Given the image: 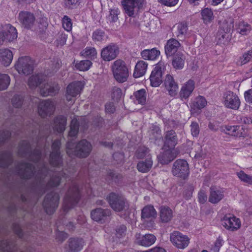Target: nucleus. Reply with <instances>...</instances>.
I'll use <instances>...</instances> for the list:
<instances>
[{"mask_svg":"<svg viewBox=\"0 0 252 252\" xmlns=\"http://www.w3.org/2000/svg\"><path fill=\"white\" fill-rule=\"evenodd\" d=\"M17 171L18 174L22 179H31L35 176L33 188L40 195L44 193L49 188L58 186L63 179L70 181L71 178L70 176L64 172H62L58 174V175L53 176L47 183L45 178L48 171L45 164H43L41 169L37 174H35V167L32 164L25 162L19 164L17 167Z\"/></svg>","mask_w":252,"mask_h":252,"instance_id":"obj_1","label":"nucleus"},{"mask_svg":"<svg viewBox=\"0 0 252 252\" xmlns=\"http://www.w3.org/2000/svg\"><path fill=\"white\" fill-rule=\"evenodd\" d=\"M107 199L114 211L119 212L120 215L124 218L128 217L130 214L129 205L124 196L112 192L109 194Z\"/></svg>","mask_w":252,"mask_h":252,"instance_id":"obj_2","label":"nucleus"},{"mask_svg":"<svg viewBox=\"0 0 252 252\" xmlns=\"http://www.w3.org/2000/svg\"><path fill=\"white\" fill-rule=\"evenodd\" d=\"M72 147L71 143L67 142L66 153L70 157L75 156L79 158H86L89 156L92 150L91 144L85 139L81 140L74 149H72Z\"/></svg>","mask_w":252,"mask_h":252,"instance_id":"obj_3","label":"nucleus"},{"mask_svg":"<svg viewBox=\"0 0 252 252\" xmlns=\"http://www.w3.org/2000/svg\"><path fill=\"white\" fill-rule=\"evenodd\" d=\"M18 153L20 157L27 158L34 163H37L41 158L40 149H36L32 151L29 142L27 141H23L20 143Z\"/></svg>","mask_w":252,"mask_h":252,"instance_id":"obj_4","label":"nucleus"},{"mask_svg":"<svg viewBox=\"0 0 252 252\" xmlns=\"http://www.w3.org/2000/svg\"><path fill=\"white\" fill-rule=\"evenodd\" d=\"M80 198V192L78 186L75 182H72L71 186L70 187L64 198L63 209L64 212H67L70 209L73 208L77 204Z\"/></svg>","mask_w":252,"mask_h":252,"instance_id":"obj_5","label":"nucleus"},{"mask_svg":"<svg viewBox=\"0 0 252 252\" xmlns=\"http://www.w3.org/2000/svg\"><path fill=\"white\" fill-rule=\"evenodd\" d=\"M112 71L115 79L120 83L126 82L128 76V69L125 62L117 60L112 66Z\"/></svg>","mask_w":252,"mask_h":252,"instance_id":"obj_6","label":"nucleus"},{"mask_svg":"<svg viewBox=\"0 0 252 252\" xmlns=\"http://www.w3.org/2000/svg\"><path fill=\"white\" fill-rule=\"evenodd\" d=\"M172 172L174 176L185 179L189 173L188 163L184 159L176 160L173 163Z\"/></svg>","mask_w":252,"mask_h":252,"instance_id":"obj_7","label":"nucleus"},{"mask_svg":"<svg viewBox=\"0 0 252 252\" xmlns=\"http://www.w3.org/2000/svg\"><path fill=\"white\" fill-rule=\"evenodd\" d=\"M15 67L19 73L29 75L33 71V62L29 57H22L19 58Z\"/></svg>","mask_w":252,"mask_h":252,"instance_id":"obj_8","label":"nucleus"},{"mask_svg":"<svg viewBox=\"0 0 252 252\" xmlns=\"http://www.w3.org/2000/svg\"><path fill=\"white\" fill-rule=\"evenodd\" d=\"M59 195L58 193L51 192L47 194L44 200V208L49 215L53 214L59 205Z\"/></svg>","mask_w":252,"mask_h":252,"instance_id":"obj_9","label":"nucleus"},{"mask_svg":"<svg viewBox=\"0 0 252 252\" xmlns=\"http://www.w3.org/2000/svg\"><path fill=\"white\" fill-rule=\"evenodd\" d=\"M143 1L144 0H123L122 3L126 15L134 17L142 6Z\"/></svg>","mask_w":252,"mask_h":252,"instance_id":"obj_10","label":"nucleus"},{"mask_svg":"<svg viewBox=\"0 0 252 252\" xmlns=\"http://www.w3.org/2000/svg\"><path fill=\"white\" fill-rule=\"evenodd\" d=\"M170 241L178 249H184L189 245V239L180 232L175 231L170 234Z\"/></svg>","mask_w":252,"mask_h":252,"instance_id":"obj_11","label":"nucleus"},{"mask_svg":"<svg viewBox=\"0 0 252 252\" xmlns=\"http://www.w3.org/2000/svg\"><path fill=\"white\" fill-rule=\"evenodd\" d=\"M164 70V63L159 62L151 72L150 80L152 87L159 86L162 82V75Z\"/></svg>","mask_w":252,"mask_h":252,"instance_id":"obj_12","label":"nucleus"},{"mask_svg":"<svg viewBox=\"0 0 252 252\" xmlns=\"http://www.w3.org/2000/svg\"><path fill=\"white\" fill-rule=\"evenodd\" d=\"M60 146L61 142L59 140H55L52 143V152L50 156L49 162L50 164L54 167H59L62 164V159L60 152Z\"/></svg>","mask_w":252,"mask_h":252,"instance_id":"obj_13","label":"nucleus"},{"mask_svg":"<svg viewBox=\"0 0 252 252\" xmlns=\"http://www.w3.org/2000/svg\"><path fill=\"white\" fill-rule=\"evenodd\" d=\"M55 109V104L50 99L40 101L38 106V112L42 118L52 115Z\"/></svg>","mask_w":252,"mask_h":252,"instance_id":"obj_14","label":"nucleus"},{"mask_svg":"<svg viewBox=\"0 0 252 252\" xmlns=\"http://www.w3.org/2000/svg\"><path fill=\"white\" fill-rule=\"evenodd\" d=\"M221 221L222 225L230 231L237 230L241 225L240 219L230 214L224 216Z\"/></svg>","mask_w":252,"mask_h":252,"instance_id":"obj_15","label":"nucleus"},{"mask_svg":"<svg viewBox=\"0 0 252 252\" xmlns=\"http://www.w3.org/2000/svg\"><path fill=\"white\" fill-rule=\"evenodd\" d=\"M18 20L22 27L27 29H31L35 22L33 14L28 11H21L19 13Z\"/></svg>","mask_w":252,"mask_h":252,"instance_id":"obj_16","label":"nucleus"},{"mask_svg":"<svg viewBox=\"0 0 252 252\" xmlns=\"http://www.w3.org/2000/svg\"><path fill=\"white\" fill-rule=\"evenodd\" d=\"M224 104L225 107L237 110L240 105V101L236 94L231 91H227L223 94Z\"/></svg>","mask_w":252,"mask_h":252,"instance_id":"obj_17","label":"nucleus"},{"mask_svg":"<svg viewBox=\"0 0 252 252\" xmlns=\"http://www.w3.org/2000/svg\"><path fill=\"white\" fill-rule=\"evenodd\" d=\"M119 53V48L118 46L114 43H111L102 49L101 56L104 61H110L115 59Z\"/></svg>","mask_w":252,"mask_h":252,"instance_id":"obj_18","label":"nucleus"},{"mask_svg":"<svg viewBox=\"0 0 252 252\" xmlns=\"http://www.w3.org/2000/svg\"><path fill=\"white\" fill-rule=\"evenodd\" d=\"M221 132L234 136L244 137L246 135L245 130L240 126L222 125L220 127Z\"/></svg>","mask_w":252,"mask_h":252,"instance_id":"obj_19","label":"nucleus"},{"mask_svg":"<svg viewBox=\"0 0 252 252\" xmlns=\"http://www.w3.org/2000/svg\"><path fill=\"white\" fill-rule=\"evenodd\" d=\"M181 44L175 38H170L167 40L164 46L165 54L167 58L176 55L180 49Z\"/></svg>","mask_w":252,"mask_h":252,"instance_id":"obj_20","label":"nucleus"},{"mask_svg":"<svg viewBox=\"0 0 252 252\" xmlns=\"http://www.w3.org/2000/svg\"><path fill=\"white\" fill-rule=\"evenodd\" d=\"M4 32H0V44L4 40L12 41L17 38L18 33L16 29L10 24L5 26Z\"/></svg>","mask_w":252,"mask_h":252,"instance_id":"obj_21","label":"nucleus"},{"mask_svg":"<svg viewBox=\"0 0 252 252\" xmlns=\"http://www.w3.org/2000/svg\"><path fill=\"white\" fill-rule=\"evenodd\" d=\"M136 242L139 245L148 247L154 244L156 240V237L152 234H146L141 235L137 233L135 235Z\"/></svg>","mask_w":252,"mask_h":252,"instance_id":"obj_22","label":"nucleus"},{"mask_svg":"<svg viewBox=\"0 0 252 252\" xmlns=\"http://www.w3.org/2000/svg\"><path fill=\"white\" fill-rule=\"evenodd\" d=\"M83 88L80 81H75L69 84L66 88V97L67 101L71 100V97H75L80 94Z\"/></svg>","mask_w":252,"mask_h":252,"instance_id":"obj_23","label":"nucleus"},{"mask_svg":"<svg viewBox=\"0 0 252 252\" xmlns=\"http://www.w3.org/2000/svg\"><path fill=\"white\" fill-rule=\"evenodd\" d=\"M178 142V137L174 130H170L164 133V148L174 149Z\"/></svg>","mask_w":252,"mask_h":252,"instance_id":"obj_24","label":"nucleus"},{"mask_svg":"<svg viewBox=\"0 0 252 252\" xmlns=\"http://www.w3.org/2000/svg\"><path fill=\"white\" fill-rule=\"evenodd\" d=\"M224 190L222 189L211 187L210 188L209 201L212 204H217L224 197Z\"/></svg>","mask_w":252,"mask_h":252,"instance_id":"obj_25","label":"nucleus"},{"mask_svg":"<svg viewBox=\"0 0 252 252\" xmlns=\"http://www.w3.org/2000/svg\"><path fill=\"white\" fill-rule=\"evenodd\" d=\"M164 85L169 95L173 96L177 94L178 90V85L172 76L169 74L166 76Z\"/></svg>","mask_w":252,"mask_h":252,"instance_id":"obj_26","label":"nucleus"},{"mask_svg":"<svg viewBox=\"0 0 252 252\" xmlns=\"http://www.w3.org/2000/svg\"><path fill=\"white\" fill-rule=\"evenodd\" d=\"M110 214V210L97 208L92 211L91 216L94 220L97 222H101L102 220H104L107 217L109 216Z\"/></svg>","mask_w":252,"mask_h":252,"instance_id":"obj_27","label":"nucleus"},{"mask_svg":"<svg viewBox=\"0 0 252 252\" xmlns=\"http://www.w3.org/2000/svg\"><path fill=\"white\" fill-rule=\"evenodd\" d=\"M194 89V82L192 80H189L182 87L179 95L182 100L188 99L192 94Z\"/></svg>","mask_w":252,"mask_h":252,"instance_id":"obj_28","label":"nucleus"},{"mask_svg":"<svg viewBox=\"0 0 252 252\" xmlns=\"http://www.w3.org/2000/svg\"><path fill=\"white\" fill-rule=\"evenodd\" d=\"M85 242L81 238H71L68 241V252H79L83 248Z\"/></svg>","mask_w":252,"mask_h":252,"instance_id":"obj_29","label":"nucleus"},{"mask_svg":"<svg viewBox=\"0 0 252 252\" xmlns=\"http://www.w3.org/2000/svg\"><path fill=\"white\" fill-rule=\"evenodd\" d=\"M177 157V153L174 149H169L165 150L158 156V159L161 163L168 164L172 161Z\"/></svg>","mask_w":252,"mask_h":252,"instance_id":"obj_30","label":"nucleus"},{"mask_svg":"<svg viewBox=\"0 0 252 252\" xmlns=\"http://www.w3.org/2000/svg\"><path fill=\"white\" fill-rule=\"evenodd\" d=\"M59 89L60 88L58 84L52 85L47 83L44 85L43 87L40 88V93L43 96L54 95L58 93Z\"/></svg>","mask_w":252,"mask_h":252,"instance_id":"obj_31","label":"nucleus"},{"mask_svg":"<svg viewBox=\"0 0 252 252\" xmlns=\"http://www.w3.org/2000/svg\"><path fill=\"white\" fill-rule=\"evenodd\" d=\"M159 216L162 222H168L173 217V211L168 206H162L159 208Z\"/></svg>","mask_w":252,"mask_h":252,"instance_id":"obj_32","label":"nucleus"},{"mask_svg":"<svg viewBox=\"0 0 252 252\" xmlns=\"http://www.w3.org/2000/svg\"><path fill=\"white\" fill-rule=\"evenodd\" d=\"M13 59L12 52L7 49H0V62L4 66H7L11 63Z\"/></svg>","mask_w":252,"mask_h":252,"instance_id":"obj_33","label":"nucleus"},{"mask_svg":"<svg viewBox=\"0 0 252 252\" xmlns=\"http://www.w3.org/2000/svg\"><path fill=\"white\" fill-rule=\"evenodd\" d=\"M172 61V65L175 69H182L185 64V57L181 52H178L173 55Z\"/></svg>","mask_w":252,"mask_h":252,"instance_id":"obj_34","label":"nucleus"},{"mask_svg":"<svg viewBox=\"0 0 252 252\" xmlns=\"http://www.w3.org/2000/svg\"><path fill=\"white\" fill-rule=\"evenodd\" d=\"M66 118L63 116L57 117L54 121L53 129L59 133L63 132L66 125Z\"/></svg>","mask_w":252,"mask_h":252,"instance_id":"obj_35","label":"nucleus"},{"mask_svg":"<svg viewBox=\"0 0 252 252\" xmlns=\"http://www.w3.org/2000/svg\"><path fill=\"white\" fill-rule=\"evenodd\" d=\"M148 63L144 61H138L135 66L133 72V76L135 78H139L143 76L147 69Z\"/></svg>","mask_w":252,"mask_h":252,"instance_id":"obj_36","label":"nucleus"},{"mask_svg":"<svg viewBox=\"0 0 252 252\" xmlns=\"http://www.w3.org/2000/svg\"><path fill=\"white\" fill-rule=\"evenodd\" d=\"M160 55V51L156 48L145 49L141 52L142 58L144 60H155Z\"/></svg>","mask_w":252,"mask_h":252,"instance_id":"obj_37","label":"nucleus"},{"mask_svg":"<svg viewBox=\"0 0 252 252\" xmlns=\"http://www.w3.org/2000/svg\"><path fill=\"white\" fill-rule=\"evenodd\" d=\"M12 154L10 151H5L0 153V167H7L12 162Z\"/></svg>","mask_w":252,"mask_h":252,"instance_id":"obj_38","label":"nucleus"},{"mask_svg":"<svg viewBox=\"0 0 252 252\" xmlns=\"http://www.w3.org/2000/svg\"><path fill=\"white\" fill-rule=\"evenodd\" d=\"M207 104V101L202 96L196 97L190 104L191 110L197 111L203 108Z\"/></svg>","mask_w":252,"mask_h":252,"instance_id":"obj_39","label":"nucleus"},{"mask_svg":"<svg viewBox=\"0 0 252 252\" xmlns=\"http://www.w3.org/2000/svg\"><path fill=\"white\" fill-rule=\"evenodd\" d=\"M152 165L153 161L151 159V156L149 155L144 161H140L138 163L137 169L141 172L146 173L150 170Z\"/></svg>","mask_w":252,"mask_h":252,"instance_id":"obj_40","label":"nucleus"},{"mask_svg":"<svg viewBox=\"0 0 252 252\" xmlns=\"http://www.w3.org/2000/svg\"><path fill=\"white\" fill-rule=\"evenodd\" d=\"M156 216L157 212L153 206H146L142 210L141 218L143 219L154 218Z\"/></svg>","mask_w":252,"mask_h":252,"instance_id":"obj_41","label":"nucleus"},{"mask_svg":"<svg viewBox=\"0 0 252 252\" xmlns=\"http://www.w3.org/2000/svg\"><path fill=\"white\" fill-rule=\"evenodd\" d=\"M236 31L241 35H247L251 31V26L247 22L240 21L236 25Z\"/></svg>","mask_w":252,"mask_h":252,"instance_id":"obj_42","label":"nucleus"},{"mask_svg":"<svg viewBox=\"0 0 252 252\" xmlns=\"http://www.w3.org/2000/svg\"><path fill=\"white\" fill-rule=\"evenodd\" d=\"M43 80V77L42 75H33L30 77L28 80V85L31 89H33L40 85Z\"/></svg>","mask_w":252,"mask_h":252,"instance_id":"obj_43","label":"nucleus"},{"mask_svg":"<svg viewBox=\"0 0 252 252\" xmlns=\"http://www.w3.org/2000/svg\"><path fill=\"white\" fill-rule=\"evenodd\" d=\"M176 34L179 38H183L187 33L188 26L186 22H180L176 25Z\"/></svg>","mask_w":252,"mask_h":252,"instance_id":"obj_44","label":"nucleus"},{"mask_svg":"<svg viewBox=\"0 0 252 252\" xmlns=\"http://www.w3.org/2000/svg\"><path fill=\"white\" fill-rule=\"evenodd\" d=\"M133 96L135 97V102L144 105L146 101V92L145 89H141L135 92Z\"/></svg>","mask_w":252,"mask_h":252,"instance_id":"obj_45","label":"nucleus"},{"mask_svg":"<svg viewBox=\"0 0 252 252\" xmlns=\"http://www.w3.org/2000/svg\"><path fill=\"white\" fill-rule=\"evenodd\" d=\"M107 36L103 30H96L92 34V39L95 42H101L105 41Z\"/></svg>","mask_w":252,"mask_h":252,"instance_id":"obj_46","label":"nucleus"},{"mask_svg":"<svg viewBox=\"0 0 252 252\" xmlns=\"http://www.w3.org/2000/svg\"><path fill=\"white\" fill-rule=\"evenodd\" d=\"M81 54L84 57L92 60L96 58L97 56V52L94 47H87L81 51Z\"/></svg>","mask_w":252,"mask_h":252,"instance_id":"obj_47","label":"nucleus"},{"mask_svg":"<svg viewBox=\"0 0 252 252\" xmlns=\"http://www.w3.org/2000/svg\"><path fill=\"white\" fill-rule=\"evenodd\" d=\"M252 59V49L244 52L241 56L240 57L237 64L240 65H243L249 63Z\"/></svg>","mask_w":252,"mask_h":252,"instance_id":"obj_48","label":"nucleus"},{"mask_svg":"<svg viewBox=\"0 0 252 252\" xmlns=\"http://www.w3.org/2000/svg\"><path fill=\"white\" fill-rule=\"evenodd\" d=\"M50 132V126L49 125H46L45 128H40L38 132V139L37 143L40 144L46 138L47 135Z\"/></svg>","mask_w":252,"mask_h":252,"instance_id":"obj_49","label":"nucleus"},{"mask_svg":"<svg viewBox=\"0 0 252 252\" xmlns=\"http://www.w3.org/2000/svg\"><path fill=\"white\" fill-rule=\"evenodd\" d=\"M0 250L3 252H14V247L7 240L0 241Z\"/></svg>","mask_w":252,"mask_h":252,"instance_id":"obj_50","label":"nucleus"},{"mask_svg":"<svg viewBox=\"0 0 252 252\" xmlns=\"http://www.w3.org/2000/svg\"><path fill=\"white\" fill-rule=\"evenodd\" d=\"M201 16L204 22L207 23L211 21L213 18V13L211 9L205 8L201 11Z\"/></svg>","mask_w":252,"mask_h":252,"instance_id":"obj_51","label":"nucleus"},{"mask_svg":"<svg viewBox=\"0 0 252 252\" xmlns=\"http://www.w3.org/2000/svg\"><path fill=\"white\" fill-rule=\"evenodd\" d=\"M79 125V122L76 119H73L72 120L70 126V131L68 133L70 137H74L77 134Z\"/></svg>","mask_w":252,"mask_h":252,"instance_id":"obj_52","label":"nucleus"},{"mask_svg":"<svg viewBox=\"0 0 252 252\" xmlns=\"http://www.w3.org/2000/svg\"><path fill=\"white\" fill-rule=\"evenodd\" d=\"M92 64V62L89 60L81 61L76 63L75 67L80 71H86L90 68Z\"/></svg>","mask_w":252,"mask_h":252,"instance_id":"obj_53","label":"nucleus"},{"mask_svg":"<svg viewBox=\"0 0 252 252\" xmlns=\"http://www.w3.org/2000/svg\"><path fill=\"white\" fill-rule=\"evenodd\" d=\"M9 76L5 74H0V90H3L7 88L10 84Z\"/></svg>","mask_w":252,"mask_h":252,"instance_id":"obj_54","label":"nucleus"},{"mask_svg":"<svg viewBox=\"0 0 252 252\" xmlns=\"http://www.w3.org/2000/svg\"><path fill=\"white\" fill-rule=\"evenodd\" d=\"M120 13V10L116 7L111 8L109 11V15L107 17L110 22H115L118 19V15Z\"/></svg>","mask_w":252,"mask_h":252,"instance_id":"obj_55","label":"nucleus"},{"mask_svg":"<svg viewBox=\"0 0 252 252\" xmlns=\"http://www.w3.org/2000/svg\"><path fill=\"white\" fill-rule=\"evenodd\" d=\"M223 31L224 32V33L221 32V33H220V34L218 35L219 36V39L220 40V42H221L223 39H225L226 41H228V39L229 38V35L227 34L228 33H230L231 31V26L228 25L227 24H224L223 27Z\"/></svg>","mask_w":252,"mask_h":252,"instance_id":"obj_56","label":"nucleus"},{"mask_svg":"<svg viewBox=\"0 0 252 252\" xmlns=\"http://www.w3.org/2000/svg\"><path fill=\"white\" fill-rule=\"evenodd\" d=\"M237 175L241 181L249 185H252V176L246 174L242 170L237 172Z\"/></svg>","mask_w":252,"mask_h":252,"instance_id":"obj_57","label":"nucleus"},{"mask_svg":"<svg viewBox=\"0 0 252 252\" xmlns=\"http://www.w3.org/2000/svg\"><path fill=\"white\" fill-rule=\"evenodd\" d=\"M63 27L65 30L69 32L72 30V24L71 20L67 16L65 15L62 19Z\"/></svg>","mask_w":252,"mask_h":252,"instance_id":"obj_58","label":"nucleus"},{"mask_svg":"<svg viewBox=\"0 0 252 252\" xmlns=\"http://www.w3.org/2000/svg\"><path fill=\"white\" fill-rule=\"evenodd\" d=\"M81 0H63L64 6L68 9L77 7L80 4Z\"/></svg>","mask_w":252,"mask_h":252,"instance_id":"obj_59","label":"nucleus"},{"mask_svg":"<svg viewBox=\"0 0 252 252\" xmlns=\"http://www.w3.org/2000/svg\"><path fill=\"white\" fill-rule=\"evenodd\" d=\"M23 102V96L20 95H15L12 99V103L14 107L18 108L21 106Z\"/></svg>","mask_w":252,"mask_h":252,"instance_id":"obj_60","label":"nucleus"},{"mask_svg":"<svg viewBox=\"0 0 252 252\" xmlns=\"http://www.w3.org/2000/svg\"><path fill=\"white\" fill-rule=\"evenodd\" d=\"M148 153L149 150L148 148L144 147H140L136 151V157L138 158H143Z\"/></svg>","mask_w":252,"mask_h":252,"instance_id":"obj_61","label":"nucleus"},{"mask_svg":"<svg viewBox=\"0 0 252 252\" xmlns=\"http://www.w3.org/2000/svg\"><path fill=\"white\" fill-rule=\"evenodd\" d=\"M116 235L118 238H121L125 236L126 227L124 225H121L116 228Z\"/></svg>","mask_w":252,"mask_h":252,"instance_id":"obj_62","label":"nucleus"},{"mask_svg":"<svg viewBox=\"0 0 252 252\" xmlns=\"http://www.w3.org/2000/svg\"><path fill=\"white\" fill-rule=\"evenodd\" d=\"M190 130L192 136L196 137L199 133V127L198 124L196 122H192L190 125Z\"/></svg>","mask_w":252,"mask_h":252,"instance_id":"obj_63","label":"nucleus"},{"mask_svg":"<svg viewBox=\"0 0 252 252\" xmlns=\"http://www.w3.org/2000/svg\"><path fill=\"white\" fill-rule=\"evenodd\" d=\"M11 133L8 131H0V145L5 141L11 135Z\"/></svg>","mask_w":252,"mask_h":252,"instance_id":"obj_64","label":"nucleus"}]
</instances>
